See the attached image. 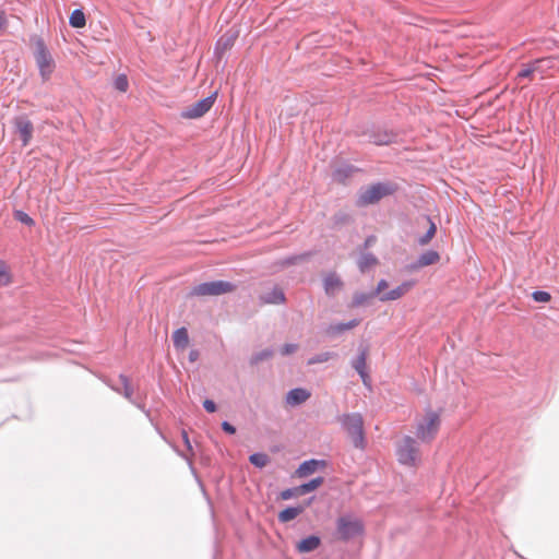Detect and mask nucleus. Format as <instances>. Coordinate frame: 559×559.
<instances>
[{"instance_id": "obj_1", "label": "nucleus", "mask_w": 559, "mask_h": 559, "mask_svg": "<svg viewBox=\"0 0 559 559\" xmlns=\"http://www.w3.org/2000/svg\"><path fill=\"white\" fill-rule=\"evenodd\" d=\"M440 415L431 409L418 419L416 424V436L423 442H430L437 436L440 428Z\"/></svg>"}, {"instance_id": "obj_2", "label": "nucleus", "mask_w": 559, "mask_h": 559, "mask_svg": "<svg viewBox=\"0 0 559 559\" xmlns=\"http://www.w3.org/2000/svg\"><path fill=\"white\" fill-rule=\"evenodd\" d=\"M557 60L558 58L556 57H549L536 59L527 64H524L515 78L518 84H520L523 79L533 80L534 73H540L543 79L546 70L554 69L556 67Z\"/></svg>"}, {"instance_id": "obj_3", "label": "nucleus", "mask_w": 559, "mask_h": 559, "mask_svg": "<svg viewBox=\"0 0 559 559\" xmlns=\"http://www.w3.org/2000/svg\"><path fill=\"white\" fill-rule=\"evenodd\" d=\"M235 290V285L226 281H214L194 286L190 295L197 297L219 296Z\"/></svg>"}, {"instance_id": "obj_4", "label": "nucleus", "mask_w": 559, "mask_h": 559, "mask_svg": "<svg viewBox=\"0 0 559 559\" xmlns=\"http://www.w3.org/2000/svg\"><path fill=\"white\" fill-rule=\"evenodd\" d=\"M415 285V281H405L396 288L385 292L389 287V283L385 280H381L378 282L377 287L374 289V295L379 297V299L383 302L393 301L402 298L406 295Z\"/></svg>"}, {"instance_id": "obj_5", "label": "nucleus", "mask_w": 559, "mask_h": 559, "mask_svg": "<svg viewBox=\"0 0 559 559\" xmlns=\"http://www.w3.org/2000/svg\"><path fill=\"white\" fill-rule=\"evenodd\" d=\"M343 425L356 448L365 445L364 420L360 414H348L343 418Z\"/></svg>"}, {"instance_id": "obj_6", "label": "nucleus", "mask_w": 559, "mask_h": 559, "mask_svg": "<svg viewBox=\"0 0 559 559\" xmlns=\"http://www.w3.org/2000/svg\"><path fill=\"white\" fill-rule=\"evenodd\" d=\"M336 531L340 539L348 540L360 535L364 531V525L357 518L344 515L337 519Z\"/></svg>"}, {"instance_id": "obj_7", "label": "nucleus", "mask_w": 559, "mask_h": 559, "mask_svg": "<svg viewBox=\"0 0 559 559\" xmlns=\"http://www.w3.org/2000/svg\"><path fill=\"white\" fill-rule=\"evenodd\" d=\"M397 459L404 465L414 466L419 461V449L415 439L404 437L397 447Z\"/></svg>"}, {"instance_id": "obj_8", "label": "nucleus", "mask_w": 559, "mask_h": 559, "mask_svg": "<svg viewBox=\"0 0 559 559\" xmlns=\"http://www.w3.org/2000/svg\"><path fill=\"white\" fill-rule=\"evenodd\" d=\"M393 189L389 185L384 183H376L364 191L360 192L358 198V204L361 206H366L369 204H374L380 201L383 197L390 195L393 193Z\"/></svg>"}, {"instance_id": "obj_9", "label": "nucleus", "mask_w": 559, "mask_h": 559, "mask_svg": "<svg viewBox=\"0 0 559 559\" xmlns=\"http://www.w3.org/2000/svg\"><path fill=\"white\" fill-rule=\"evenodd\" d=\"M35 59L43 80L47 81L53 72L55 62L43 41L36 45Z\"/></svg>"}, {"instance_id": "obj_10", "label": "nucleus", "mask_w": 559, "mask_h": 559, "mask_svg": "<svg viewBox=\"0 0 559 559\" xmlns=\"http://www.w3.org/2000/svg\"><path fill=\"white\" fill-rule=\"evenodd\" d=\"M215 99L216 93L197 102L182 112V117L187 119H197L204 116L212 108Z\"/></svg>"}, {"instance_id": "obj_11", "label": "nucleus", "mask_w": 559, "mask_h": 559, "mask_svg": "<svg viewBox=\"0 0 559 559\" xmlns=\"http://www.w3.org/2000/svg\"><path fill=\"white\" fill-rule=\"evenodd\" d=\"M15 132L20 135L23 146H27L33 138V122L25 116L16 117L13 121Z\"/></svg>"}, {"instance_id": "obj_12", "label": "nucleus", "mask_w": 559, "mask_h": 559, "mask_svg": "<svg viewBox=\"0 0 559 559\" xmlns=\"http://www.w3.org/2000/svg\"><path fill=\"white\" fill-rule=\"evenodd\" d=\"M439 261H440V254L437 251L429 250V251H426L425 253H423L418 258L416 263L411 264L408 266V270L409 271H415V270H418L420 267H425V266H428V265L436 264Z\"/></svg>"}, {"instance_id": "obj_13", "label": "nucleus", "mask_w": 559, "mask_h": 559, "mask_svg": "<svg viewBox=\"0 0 559 559\" xmlns=\"http://www.w3.org/2000/svg\"><path fill=\"white\" fill-rule=\"evenodd\" d=\"M324 466H325L324 461H319V460L305 461L297 468L296 475L298 477H306V476L314 473L319 467H324Z\"/></svg>"}, {"instance_id": "obj_14", "label": "nucleus", "mask_w": 559, "mask_h": 559, "mask_svg": "<svg viewBox=\"0 0 559 559\" xmlns=\"http://www.w3.org/2000/svg\"><path fill=\"white\" fill-rule=\"evenodd\" d=\"M360 323L359 320L354 319L347 323H335L331 324L325 329V334L329 336H336L338 334L344 333L347 330H352L356 328Z\"/></svg>"}, {"instance_id": "obj_15", "label": "nucleus", "mask_w": 559, "mask_h": 559, "mask_svg": "<svg viewBox=\"0 0 559 559\" xmlns=\"http://www.w3.org/2000/svg\"><path fill=\"white\" fill-rule=\"evenodd\" d=\"M310 397V392L305 389H293L287 393L286 402L289 405H298L306 402Z\"/></svg>"}, {"instance_id": "obj_16", "label": "nucleus", "mask_w": 559, "mask_h": 559, "mask_svg": "<svg viewBox=\"0 0 559 559\" xmlns=\"http://www.w3.org/2000/svg\"><path fill=\"white\" fill-rule=\"evenodd\" d=\"M262 304H283L285 301V295L278 287H273L269 293L260 296Z\"/></svg>"}, {"instance_id": "obj_17", "label": "nucleus", "mask_w": 559, "mask_h": 559, "mask_svg": "<svg viewBox=\"0 0 559 559\" xmlns=\"http://www.w3.org/2000/svg\"><path fill=\"white\" fill-rule=\"evenodd\" d=\"M320 543H321V540L318 536L311 535V536H308V537L301 539L297 544V550L302 554L310 552V551L316 550L320 546Z\"/></svg>"}, {"instance_id": "obj_18", "label": "nucleus", "mask_w": 559, "mask_h": 559, "mask_svg": "<svg viewBox=\"0 0 559 559\" xmlns=\"http://www.w3.org/2000/svg\"><path fill=\"white\" fill-rule=\"evenodd\" d=\"M173 341H174V346L177 349H179V350L186 349L189 345V335H188L187 329L180 328V329L176 330L173 334Z\"/></svg>"}, {"instance_id": "obj_19", "label": "nucleus", "mask_w": 559, "mask_h": 559, "mask_svg": "<svg viewBox=\"0 0 559 559\" xmlns=\"http://www.w3.org/2000/svg\"><path fill=\"white\" fill-rule=\"evenodd\" d=\"M343 286V283L341 278L335 274H329L324 278V289L325 293L329 295H334L336 292H338Z\"/></svg>"}, {"instance_id": "obj_20", "label": "nucleus", "mask_w": 559, "mask_h": 559, "mask_svg": "<svg viewBox=\"0 0 559 559\" xmlns=\"http://www.w3.org/2000/svg\"><path fill=\"white\" fill-rule=\"evenodd\" d=\"M305 506H297V507H289L284 509L278 514V520L283 523L289 522L294 519H296L299 514H301L305 511Z\"/></svg>"}, {"instance_id": "obj_21", "label": "nucleus", "mask_w": 559, "mask_h": 559, "mask_svg": "<svg viewBox=\"0 0 559 559\" xmlns=\"http://www.w3.org/2000/svg\"><path fill=\"white\" fill-rule=\"evenodd\" d=\"M323 484L322 477H317L311 479L309 483L300 485L297 487V495H305L312 490H316Z\"/></svg>"}, {"instance_id": "obj_22", "label": "nucleus", "mask_w": 559, "mask_h": 559, "mask_svg": "<svg viewBox=\"0 0 559 559\" xmlns=\"http://www.w3.org/2000/svg\"><path fill=\"white\" fill-rule=\"evenodd\" d=\"M366 360H367V350H364L357 357V359L354 361V368L360 374V377L362 378L364 382H366V379L368 378V376L366 373Z\"/></svg>"}, {"instance_id": "obj_23", "label": "nucleus", "mask_w": 559, "mask_h": 559, "mask_svg": "<svg viewBox=\"0 0 559 559\" xmlns=\"http://www.w3.org/2000/svg\"><path fill=\"white\" fill-rule=\"evenodd\" d=\"M69 23L72 27L81 28L86 24L85 15L81 10H74L69 19Z\"/></svg>"}, {"instance_id": "obj_24", "label": "nucleus", "mask_w": 559, "mask_h": 559, "mask_svg": "<svg viewBox=\"0 0 559 559\" xmlns=\"http://www.w3.org/2000/svg\"><path fill=\"white\" fill-rule=\"evenodd\" d=\"M377 264H378L377 258L370 253L364 254L358 261V266L361 272H366L368 269H370Z\"/></svg>"}, {"instance_id": "obj_25", "label": "nucleus", "mask_w": 559, "mask_h": 559, "mask_svg": "<svg viewBox=\"0 0 559 559\" xmlns=\"http://www.w3.org/2000/svg\"><path fill=\"white\" fill-rule=\"evenodd\" d=\"M374 295L373 294H366V293H356L353 297V301L350 304V307H359L365 304H367Z\"/></svg>"}, {"instance_id": "obj_26", "label": "nucleus", "mask_w": 559, "mask_h": 559, "mask_svg": "<svg viewBox=\"0 0 559 559\" xmlns=\"http://www.w3.org/2000/svg\"><path fill=\"white\" fill-rule=\"evenodd\" d=\"M11 273L8 265L0 261V287L8 286L11 283Z\"/></svg>"}, {"instance_id": "obj_27", "label": "nucleus", "mask_w": 559, "mask_h": 559, "mask_svg": "<svg viewBox=\"0 0 559 559\" xmlns=\"http://www.w3.org/2000/svg\"><path fill=\"white\" fill-rule=\"evenodd\" d=\"M114 86L117 91L126 93L129 88V81L126 74H120L115 79Z\"/></svg>"}, {"instance_id": "obj_28", "label": "nucleus", "mask_w": 559, "mask_h": 559, "mask_svg": "<svg viewBox=\"0 0 559 559\" xmlns=\"http://www.w3.org/2000/svg\"><path fill=\"white\" fill-rule=\"evenodd\" d=\"M249 460L257 467H264L269 463V456L264 453H254Z\"/></svg>"}, {"instance_id": "obj_29", "label": "nucleus", "mask_w": 559, "mask_h": 559, "mask_svg": "<svg viewBox=\"0 0 559 559\" xmlns=\"http://www.w3.org/2000/svg\"><path fill=\"white\" fill-rule=\"evenodd\" d=\"M428 221H429L430 226H429L427 233L418 239V242L421 246H425L428 242H430V240L435 237L436 231H437V227H436L435 223H432L430 219H428Z\"/></svg>"}, {"instance_id": "obj_30", "label": "nucleus", "mask_w": 559, "mask_h": 559, "mask_svg": "<svg viewBox=\"0 0 559 559\" xmlns=\"http://www.w3.org/2000/svg\"><path fill=\"white\" fill-rule=\"evenodd\" d=\"M533 299L536 302H548L551 299V296L548 292L536 290L532 294Z\"/></svg>"}, {"instance_id": "obj_31", "label": "nucleus", "mask_w": 559, "mask_h": 559, "mask_svg": "<svg viewBox=\"0 0 559 559\" xmlns=\"http://www.w3.org/2000/svg\"><path fill=\"white\" fill-rule=\"evenodd\" d=\"M14 216L19 222H21L25 225H28V226L34 225V219L23 211H16Z\"/></svg>"}, {"instance_id": "obj_32", "label": "nucleus", "mask_w": 559, "mask_h": 559, "mask_svg": "<svg viewBox=\"0 0 559 559\" xmlns=\"http://www.w3.org/2000/svg\"><path fill=\"white\" fill-rule=\"evenodd\" d=\"M331 358H332V354L331 353H329V352L322 353L320 355H317V356L310 358L308 360V365L325 362V361H328Z\"/></svg>"}, {"instance_id": "obj_33", "label": "nucleus", "mask_w": 559, "mask_h": 559, "mask_svg": "<svg viewBox=\"0 0 559 559\" xmlns=\"http://www.w3.org/2000/svg\"><path fill=\"white\" fill-rule=\"evenodd\" d=\"M393 134L384 133L383 135H376L373 143L377 145H385L392 142Z\"/></svg>"}, {"instance_id": "obj_34", "label": "nucleus", "mask_w": 559, "mask_h": 559, "mask_svg": "<svg viewBox=\"0 0 559 559\" xmlns=\"http://www.w3.org/2000/svg\"><path fill=\"white\" fill-rule=\"evenodd\" d=\"M122 383H123V386H124V390H123V395L127 397V399H131L132 396V388H131V384L129 383L128 379L126 377H120Z\"/></svg>"}, {"instance_id": "obj_35", "label": "nucleus", "mask_w": 559, "mask_h": 559, "mask_svg": "<svg viewBox=\"0 0 559 559\" xmlns=\"http://www.w3.org/2000/svg\"><path fill=\"white\" fill-rule=\"evenodd\" d=\"M294 496H298L297 495V487L296 488L286 489V490L281 492V498L284 499V500L290 499Z\"/></svg>"}, {"instance_id": "obj_36", "label": "nucleus", "mask_w": 559, "mask_h": 559, "mask_svg": "<svg viewBox=\"0 0 559 559\" xmlns=\"http://www.w3.org/2000/svg\"><path fill=\"white\" fill-rule=\"evenodd\" d=\"M297 348H298V345H296V344H286L282 347L281 353H282V355H289V354L296 352Z\"/></svg>"}, {"instance_id": "obj_37", "label": "nucleus", "mask_w": 559, "mask_h": 559, "mask_svg": "<svg viewBox=\"0 0 559 559\" xmlns=\"http://www.w3.org/2000/svg\"><path fill=\"white\" fill-rule=\"evenodd\" d=\"M203 406L204 408L209 412V413H214L216 411V405L213 401L211 400H205L203 402Z\"/></svg>"}, {"instance_id": "obj_38", "label": "nucleus", "mask_w": 559, "mask_h": 559, "mask_svg": "<svg viewBox=\"0 0 559 559\" xmlns=\"http://www.w3.org/2000/svg\"><path fill=\"white\" fill-rule=\"evenodd\" d=\"M222 428L225 432L234 435L236 432V428L230 425L228 421H223Z\"/></svg>"}, {"instance_id": "obj_39", "label": "nucleus", "mask_w": 559, "mask_h": 559, "mask_svg": "<svg viewBox=\"0 0 559 559\" xmlns=\"http://www.w3.org/2000/svg\"><path fill=\"white\" fill-rule=\"evenodd\" d=\"M7 26V16L3 11H0V31Z\"/></svg>"}, {"instance_id": "obj_40", "label": "nucleus", "mask_w": 559, "mask_h": 559, "mask_svg": "<svg viewBox=\"0 0 559 559\" xmlns=\"http://www.w3.org/2000/svg\"><path fill=\"white\" fill-rule=\"evenodd\" d=\"M199 358V352L197 349H192L190 353H189V360L191 362H194L197 361Z\"/></svg>"}, {"instance_id": "obj_41", "label": "nucleus", "mask_w": 559, "mask_h": 559, "mask_svg": "<svg viewBox=\"0 0 559 559\" xmlns=\"http://www.w3.org/2000/svg\"><path fill=\"white\" fill-rule=\"evenodd\" d=\"M182 439L185 441V444L190 449L191 445H190V441H189V438H188V433L186 431H182Z\"/></svg>"}, {"instance_id": "obj_42", "label": "nucleus", "mask_w": 559, "mask_h": 559, "mask_svg": "<svg viewBox=\"0 0 559 559\" xmlns=\"http://www.w3.org/2000/svg\"><path fill=\"white\" fill-rule=\"evenodd\" d=\"M374 241H376V238H374L373 236H371V237H369V238H367V239H366V241H365V246H366V247H369V246H371Z\"/></svg>"}, {"instance_id": "obj_43", "label": "nucleus", "mask_w": 559, "mask_h": 559, "mask_svg": "<svg viewBox=\"0 0 559 559\" xmlns=\"http://www.w3.org/2000/svg\"><path fill=\"white\" fill-rule=\"evenodd\" d=\"M231 45H233V38H231V37H229V38H227V39H226L225 48H228V47H230Z\"/></svg>"}, {"instance_id": "obj_44", "label": "nucleus", "mask_w": 559, "mask_h": 559, "mask_svg": "<svg viewBox=\"0 0 559 559\" xmlns=\"http://www.w3.org/2000/svg\"><path fill=\"white\" fill-rule=\"evenodd\" d=\"M341 175H342V171H341V170H337V171H335V174H334V178H335L336 180H338V181H342V179H341Z\"/></svg>"}, {"instance_id": "obj_45", "label": "nucleus", "mask_w": 559, "mask_h": 559, "mask_svg": "<svg viewBox=\"0 0 559 559\" xmlns=\"http://www.w3.org/2000/svg\"><path fill=\"white\" fill-rule=\"evenodd\" d=\"M224 40V37H222L219 40H218V46L223 43Z\"/></svg>"}]
</instances>
